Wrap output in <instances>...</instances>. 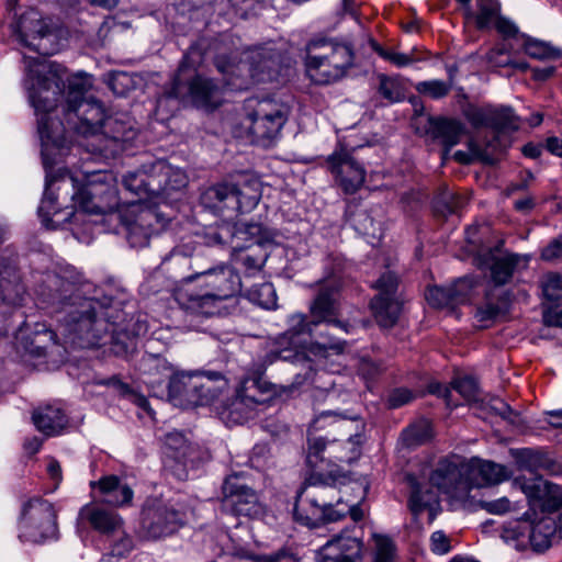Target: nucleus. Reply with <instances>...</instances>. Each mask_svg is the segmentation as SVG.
I'll return each mask as SVG.
<instances>
[{
	"instance_id": "1",
	"label": "nucleus",
	"mask_w": 562,
	"mask_h": 562,
	"mask_svg": "<svg viewBox=\"0 0 562 562\" xmlns=\"http://www.w3.org/2000/svg\"><path fill=\"white\" fill-rule=\"evenodd\" d=\"M32 83L27 87L29 99L37 115V132L42 144L45 169L57 162L69 148L66 131L83 136L99 134L106 116L101 102L86 93L92 82L88 76L74 75L67 78L65 123L50 117V112L65 89L66 69L48 59L34 60L29 65Z\"/></svg>"
},
{
	"instance_id": "2",
	"label": "nucleus",
	"mask_w": 562,
	"mask_h": 562,
	"mask_svg": "<svg viewBox=\"0 0 562 562\" xmlns=\"http://www.w3.org/2000/svg\"><path fill=\"white\" fill-rule=\"evenodd\" d=\"M81 276L74 270L48 272L36 288L43 303L63 314L67 338L78 348L100 346L109 331L106 307L94 297L81 295Z\"/></svg>"
},
{
	"instance_id": "3",
	"label": "nucleus",
	"mask_w": 562,
	"mask_h": 562,
	"mask_svg": "<svg viewBox=\"0 0 562 562\" xmlns=\"http://www.w3.org/2000/svg\"><path fill=\"white\" fill-rule=\"evenodd\" d=\"M318 325H314L313 318L307 322L303 314H293L289 318V328L284 333L282 340H289L290 347L276 348L271 351L270 357L273 360H283L291 362L295 370L293 372V387H300L308 381L315 380L317 372L314 369L313 361L305 352L297 349V345L302 342L300 337L307 334L317 338L311 349L314 353H323L328 350L336 355L342 353L346 348V341L334 337L328 330H316Z\"/></svg>"
},
{
	"instance_id": "4",
	"label": "nucleus",
	"mask_w": 562,
	"mask_h": 562,
	"mask_svg": "<svg viewBox=\"0 0 562 562\" xmlns=\"http://www.w3.org/2000/svg\"><path fill=\"white\" fill-rule=\"evenodd\" d=\"M339 502L336 487L325 480L322 471L315 472L296 493L294 519L310 528L337 521L345 516V513L334 508Z\"/></svg>"
},
{
	"instance_id": "5",
	"label": "nucleus",
	"mask_w": 562,
	"mask_h": 562,
	"mask_svg": "<svg viewBox=\"0 0 562 562\" xmlns=\"http://www.w3.org/2000/svg\"><path fill=\"white\" fill-rule=\"evenodd\" d=\"M353 64L355 52L348 43L315 37L306 44V74L316 85H329L341 79Z\"/></svg>"
},
{
	"instance_id": "6",
	"label": "nucleus",
	"mask_w": 562,
	"mask_h": 562,
	"mask_svg": "<svg viewBox=\"0 0 562 562\" xmlns=\"http://www.w3.org/2000/svg\"><path fill=\"white\" fill-rule=\"evenodd\" d=\"M246 111L252 142L265 148L272 146L280 137L290 114V108L284 102L269 97L247 100Z\"/></svg>"
},
{
	"instance_id": "7",
	"label": "nucleus",
	"mask_w": 562,
	"mask_h": 562,
	"mask_svg": "<svg viewBox=\"0 0 562 562\" xmlns=\"http://www.w3.org/2000/svg\"><path fill=\"white\" fill-rule=\"evenodd\" d=\"M273 393V384L262 373L248 375L243 379L222 414L227 422L243 424L252 417L257 406L268 403Z\"/></svg>"
},
{
	"instance_id": "8",
	"label": "nucleus",
	"mask_w": 562,
	"mask_h": 562,
	"mask_svg": "<svg viewBox=\"0 0 562 562\" xmlns=\"http://www.w3.org/2000/svg\"><path fill=\"white\" fill-rule=\"evenodd\" d=\"M20 537L33 543L57 540V512L54 505L41 497H34L24 504L20 521Z\"/></svg>"
},
{
	"instance_id": "9",
	"label": "nucleus",
	"mask_w": 562,
	"mask_h": 562,
	"mask_svg": "<svg viewBox=\"0 0 562 562\" xmlns=\"http://www.w3.org/2000/svg\"><path fill=\"white\" fill-rule=\"evenodd\" d=\"M187 68L188 56L186 55L179 66L173 86L166 97L184 98L188 95L198 108L216 109L221 104L220 87L212 79L198 74L187 80L184 77Z\"/></svg>"
},
{
	"instance_id": "10",
	"label": "nucleus",
	"mask_w": 562,
	"mask_h": 562,
	"mask_svg": "<svg viewBox=\"0 0 562 562\" xmlns=\"http://www.w3.org/2000/svg\"><path fill=\"white\" fill-rule=\"evenodd\" d=\"M186 520L187 515L178 504L151 499L143 507L140 525L148 538L158 539L177 532Z\"/></svg>"
},
{
	"instance_id": "11",
	"label": "nucleus",
	"mask_w": 562,
	"mask_h": 562,
	"mask_svg": "<svg viewBox=\"0 0 562 562\" xmlns=\"http://www.w3.org/2000/svg\"><path fill=\"white\" fill-rule=\"evenodd\" d=\"M373 288L378 291L370 302L373 316L381 327L391 328L397 323L402 310V302L397 296L398 278L386 271L375 281Z\"/></svg>"
},
{
	"instance_id": "12",
	"label": "nucleus",
	"mask_w": 562,
	"mask_h": 562,
	"mask_svg": "<svg viewBox=\"0 0 562 562\" xmlns=\"http://www.w3.org/2000/svg\"><path fill=\"white\" fill-rule=\"evenodd\" d=\"M14 32L18 34L19 41L40 53L42 57L26 58V69L34 60L46 59L44 56L52 54L45 45V40L50 36V30L47 24L42 20L38 11L30 9L19 18L15 23ZM32 83V78L27 71L26 88Z\"/></svg>"
},
{
	"instance_id": "13",
	"label": "nucleus",
	"mask_w": 562,
	"mask_h": 562,
	"mask_svg": "<svg viewBox=\"0 0 562 562\" xmlns=\"http://www.w3.org/2000/svg\"><path fill=\"white\" fill-rule=\"evenodd\" d=\"M338 281L334 278L321 281L315 299L313 300L310 312L314 325L324 324L326 328L350 331V325L338 321Z\"/></svg>"
},
{
	"instance_id": "14",
	"label": "nucleus",
	"mask_w": 562,
	"mask_h": 562,
	"mask_svg": "<svg viewBox=\"0 0 562 562\" xmlns=\"http://www.w3.org/2000/svg\"><path fill=\"white\" fill-rule=\"evenodd\" d=\"M223 506L231 508L236 515L257 518L265 514L257 493L245 483L238 474L225 479L223 486Z\"/></svg>"
},
{
	"instance_id": "15",
	"label": "nucleus",
	"mask_w": 562,
	"mask_h": 562,
	"mask_svg": "<svg viewBox=\"0 0 562 562\" xmlns=\"http://www.w3.org/2000/svg\"><path fill=\"white\" fill-rule=\"evenodd\" d=\"M190 281H199L204 289L215 294V297L223 302L236 296L241 291V280L236 271L229 265L221 263L216 267L203 271H194Z\"/></svg>"
},
{
	"instance_id": "16",
	"label": "nucleus",
	"mask_w": 562,
	"mask_h": 562,
	"mask_svg": "<svg viewBox=\"0 0 562 562\" xmlns=\"http://www.w3.org/2000/svg\"><path fill=\"white\" fill-rule=\"evenodd\" d=\"M464 115L474 128L490 127L494 131V137L499 133L517 131L519 128L518 116L510 106H474L470 105ZM501 149L499 138H497V151Z\"/></svg>"
},
{
	"instance_id": "17",
	"label": "nucleus",
	"mask_w": 562,
	"mask_h": 562,
	"mask_svg": "<svg viewBox=\"0 0 562 562\" xmlns=\"http://www.w3.org/2000/svg\"><path fill=\"white\" fill-rule=\"evenodd\" d=\"M170 169L162 162L150 166L148 170L140 169L128 172L123 177L124 188L134 193L139 201L159 196L168 189L167 177Z\"/></svg>"
},
{
	"instance_id": "18",
	"label": "nucleus",
	"mask_w": 562,
	"mask_h": 562,
	"mask_svg": "<svg viewBox=\"0 0 562 562\" xmlns=\"http://www.w3.org/2000/svg\"><path fill=\"white\" fill-rule=\"evenodd\" d=\"M327 164L345 193L352 194L362 187L366 169L351 153H334L328 157Z\"/></svg>"
},
{
	"instance_id": "19",
	"label": "nucleus",
	"mask_w": 562,
	"mask_h": 562,
	"mask_svg": "<svg viewBox=\"0 0 562 562\" xmlns=\"http://www.w3.org/2000/svg\"><path fill=\"white\" fill-rule=\"evenodd\" d=\"M352 529H344L321 549V562H358L362 554V541Z\"/></svg>"
},
{
	"instance_id": "20",
	"label": "nucleus",
	"mask_w": 562,
	"mask_h": 562,
	"mask_svg": "<svg viewBox=\"0 0 562 562\" xmlns=\"http://www.w3.org/2000/svg\"><path fill=\"white\" fill-rule=\"evenodd\" d=\"M512 306V293L499 286H490L483 302L477 305L474 317L482 328L504 319Z\"/></svg>"
},
{
	"instance_id": "21",
	"label": "nucleus",
	"mask_w": 562,
	"mask_h": 562,
	"mask_svg": "<svg viewBox=\"0 0 562 562\" xmlns=\"http://www.w3.org/2000/svg\"><path fill=\"white\" fill-rule=\"evenodd\" d=\"M479 266L491 271L493 281L492 286H499L509 282L514 271L522 265L527 266L528 257L517 254L496 255L494 250L488 249L482 252L479 258Z\"/></svg>"
},
{
	"instance_id": "22",
	"label": "nucleus",
	"mask_w": 562,
	"mask_h": 562,
	"mask_svg": "<svg viewBox=\"0 0 562 562\" xmlns=\"http://www.w3.org/2000/svg\"><path fill=\"white\" fill-rule=\"evenodd\" d=\"M175 300L183 311L198 316L220 314L223 302L206 289H204V292L198 293L183 288L175 291Z\"/></svg>"
},
{
	"instance_id": "23",
	"label": "nucleus",
	"mask_w": 562,
	"mask_h": 562,
	"mask_svg": "<svg viewBox=\"0 0 562 562\" xmlns=\"http://www.w3.org/2000/svg\"><path fill=\"white\" fill-rule=\"evenodd\" d=\"M473 289V281L461 278L449 286H432L426 292L427 302L437 308L454 307L465 303Z\"/></svg>"
},
{
	"instance_id": "24",
	"label": "nucleus",
	"mask_w": 562,
	"mask_h": 562,
	"mask_svg": "<svg viewBox=\"0 0 562 562\" xmlns=\"http://www.w3.org/2000/svg\"><path fill=\"white\" fill-rule=\"evenodd\" d=\"M79 515L82 520L88 521L95 531L105 537L112 536L123 527L122 517L114 509L105 507L102 502L85 505Z\"/></svg>"
},
{
	"instance_id": "25",
	"label": "nucleus",
	"mask_w": 562,
	"mask_h": 562,
	"mask_svg": "<svg viewBox=\"0 0 562 562\" xmlns=\"http://www.w3.org/2000/svg\"><path fill=\"white\" fill-rule=\"evenodd\" d=\"M168 217L153 209L144 207L138 212L135 221L128 224L127 239L132 247H145L148 245L151 234L158 232L155 223L164 227Z\"/></svg>"
},
{
	"instance_id": "26",
	"label": "nucleus",
	"mask_w": 562,
	"mask_h": 562,
	"mask_svg": "<svg viewBox=\"0 0 562 562\" xmlns=\"http://www.w3.org/2000/svg\"><path fill=\"white\" fill-rule=\"evenodd\" d=\"M198 371L173 374L168 384V397L173 405L189 408L199 406Z\"/></svg>"
},
{
	"instance_id": "27",
	"label": "nucleus",
	"mask_w": 562,
	"mask_h": 562,
	"mask_svg": "<svg viewBox=\"0 0 562 562\" xmlns=\"http://www.w3.org/2000/svg\"><path fill=\"white\" fill-rule=\"evenodd\" d=\"M201 205L212 213L233 218L235 205L234 183L223 182L204 190L200 196Z\"/></svg>"
},
{
	"instance_id": "28",
	"label": "nucleus",
	"mask_w": 562,
	"mask_h": 562,
	"mask_svg": "<svg viewBox=\"0 0 562 562\" xmlns=\"http://www.w3.org/2000/svg\"><path fill=\"white\" fill-rule=\"evenodd\" d=\"M26 288L15 265L2 261L0 263V300L11 305L20 306L26 296Z\"/></svg>"
},
{
	"instance_id": "29",
	"label": "nucleus",
	"mask_w": 562,
	"mask_h": 562,
	"mask_svg": "<svg viewBox=\"0 0 562 562\" xmlns=\"http://www.w3.org/2000/svg\"><path fill=\"white\" fill-rule=\"evenodd\" d=\"M271 241L250 243L244 245L236 243L233 245L232 258L236 265H239L248 272L261 270L269 255Z\"/></svg>"
},
{
	"instance_id": "30",
	"label": "nucleus",
	"mask_w": 562,
	"mask_h": 562,
	"mask_svg": "<svg viewBox=\"0 0 562 562\" xmlns=\"http://www.w3.org/2000/svg\"><path fill=\"white\" fill-rule=\"evenodd\" d=\"M54 182L55 179L47 173L44 198L38 206V215L42 218L43 224L47 228L53 229L59 227L63 223L70 222L71 217L75 215L72 207L67 206L64 210L56 209L57 198H55L50 191Z\"/></svg>"
},
{
	"instance_id": "31",
	"label": "nucleus",
	"mask_w": 562,
	"mask_h": 562,
	"mask_svg": "<svg viewBox=\"0 0 562 562\" xmlns=\"http://www.w3.org/2000/svg\"><path fill=\"white\" fill-rule=\"evenodd\" d=\"M346 217L355 231L371 238V243L374 240L378 241L382 237L381 221L375 220L372 215V211H369L359 204H348Z\"/></svg>"
},
{
	"instance_id": "32",
	"label": "nucleus",
	"mask_w": 562,
	"mask_h": 562,
	"mask_svg": "<svg viewBox=\"0 0 562 562\" xmlns=\"http://www.w3.org/2000/svg\"><path fill=\"white\" fill-rule=\"evenodd\" d=\"M426 131L434 139L441 142L445 146V154H447L451 147L460 142L463 126L456 120L429 117Z\"/></svg>"
},
{
	"instance_id": "33",
	"label": "nucleus",
	"mask_w": 562,
	"mask_h": 562,
	"mask_svg": "<svg viewBox=\"0 0 562 562\" xmlns=\"http://www.w3.org/2000/svg\"><path fill=\"white\" fill-rule=\"evenodd\" d=\"M193 248L189 245L175 247L161 261L162 270L172 278H180L181 281L191 282L187 274L192 268Z\"/></svg>"
},
{
	"instance_id": "34",
	"label": "nucleus",
	"mask_w": 562,
	"mask_h": 562,
	"mask_svg": "<svg viewBox=\"0 0 562 562\" xmlns=\"http://www.w3.org/2000/svg\"><path fill=\"white\" fill-rule=\"evenodd\" d=\"M32 420L37 430L46 436L58 435L68 424L64 411L53 405L36 408L32 414Z\"/></svg>"
},
{
	"instance_id": "35",
	"label": "nucleus",
	"mask_w": 562,
	"mask_h": 562,
	"mask_svg": "<svg viewBox=\"0 0 562 562\" xmlns=\"http://www.w3.org/2000/svg\"><path fill=\"white\" fill-rule=\"evenodd\" d=\"M98 486L102 495L101 502L112 506H123L133 498V491L127 484H122L115 475H109L91 483Z\"/></svg>"
},
{
	"instance_id": "36",
	"label": "nucleus",
	"mask_w": 562,
	"mask_h": 562,
	"mask_svg": "<svg viewBox=\"0 0 562 562\" xmlns=\"http://www.w3.org/2000/svg\"><path fill=\"white\" fill-rule=\"evenodd\" d=\"M227 385V379L218 371H198L199 406L212 403Z\"/></svg>"
},
{
	"instance_id": "37",
	"label": "nucleus",
	"mask_w": 562,
	"mask_h": 562,
	"mask_svg": "<svg viewBox=\"0 0 562 562\" xmlns=\"http://www.w3.org/2000/svg\"><path fill=\"white\" fill-rule=\"evenodd\" d=\"M235 205L233 207V217L239 213L252 211L261 198V184L258 180H244L234 183Z\"/></svg>"
},
{
	"instance_id": "38",
	"label": "nucleus",
	"mask_w": 562,
	"mask_h": 562,
	"mask_svg": "<svg viewBox=\"0 0 562 562\" xmlns=\"http://www.w3.org/2000/svg\"><path fill=\"white\" fill-rule=\"evenodd\" d=\"M470 470L477 486L496 485L509 477L506 467L493 461L473 460Z\"/></svg>"
},
{
	"instance_id": "39",
	"label": "nucleus",
	"mask_w": 562,
	"mask_h": 562,
	"mask_svg": "<svg viewBox=\"0 0 562 562\" xmlns=\"http://www.w3.org/2000/svg\"><path fill=\"white\" fill-rule=\"evenodd\" d=\"M19 337L24 340L25 350L35 357L46 356L48 348L56 345L57 339V335L45 324H36L29 336H24V330L21 329Z\"/></svg>"
},
{
	"instance_id": "40",
	"label": "nucleus",
	"mask_w": 562,
	"mask_h": 562,
	"mask_svg": "<svg viewBox=\"0 0 562 562\" xmlns=\"http://www.w3.org/2000/svg\"><path fill=\"white\" fill-rule=\"evenodd\" d=\"M319 396H322L324 402L330 406V408L322 411L319 413V417L335 415L342 419H350L355 422L357 432L363 429V424L358 415H348L339 408L340 404H347L351 400L352 395L349 392L342 391L333 385L330 389H326L321 392Z\"/></svg>"
},
{
	"instance_id": "41",
	"label": "nucleus",
	"mask_w": 562,
	"mask_h": 562,
	"mask_svg": "<svg viewBox=\"0 0 562 562\" xmlns=\"http://www.w3.org/2000/svg\"><path fill=\"white\" fill-rule=\"evenodd\" d=\"M97 181H89L87 184L79 188L72 194V200L86 213L99 214L103 213V207L97 202L100 195L105 191V186L101 183V179Z\"/></svg>"
},
{
	"instance_id": "42",
	"label": "nucleus",
	"mask_w": 562,
	"mask_h": 562,
	"mask_svg": "<svg viewBox=\"0 0 562 562\" xmlns=\"http://www.w3.org/2000/svg\"><path fill=\"white\" fill-rule=\"evenodd\" d=\"M555 532V521L550 517H541L529 526L530 546L537 552H542L549 549Z\"/></svg>"
},
{
	"instance_id": "43",
	"label": "nucleus",
	"mask_w": 562,
	"mask_h": 562,
	"mask_svg": "<svg viewBox=\"0 0 562 562\" xmlns=\"http://www.w3.org/2000/svg\"><path fill=\"white\" fill-rule=\"evenodd\" d=\"M460 477V471L456 463L448 459H442L430 474L429 481L432 486L449 493Z\"/></svg>"
},
{
	"instance_id": "44",
	"label": "nucleus",
	"mask_w": 562,
	"mask_h": 562,
	"mask_svg": "<svg viewBox=\"0 0 562 562\" xmlns=\"http://www.w3.org/2000/svg\"><path fill=\"white\" fill-rule=\"evenodd\" d=\"M513 457L519 469L537 473L539 470L550 469L552 460L541 450L524 448L513 451Z\"/></svg>"
},
{
	"instance_id": "45",
	"label": "nucleus",
	"mask_w": 562,
	"mask_h": 562,
	"mask_svg": "<svg viewBox=\"0 0 562 562\" xmlns=\"http://www.w3.org/2000/svg\"><path fill=\"white\" fill-rule=\"evenodd\" d=\"M99 133L115 143L130 142L136 136L133 123L116 116H106Z\"/></svg>"
},
{
	"instance_id": "46",
	"label": "nucleus",
	"mask_w": 562,
	"mask_h": 562,
	"mask_svg": "<svg viewBox=\"0 0 562 562\" xmlns=\"http://www.w3.org/2000/svg\"><path fill=\"white\" fill-rule=\"evenodd\" d=\"M469 149L470 153L457 150L453 154L454 160L463 165H469L473 161V158H477L483 162L493 164V155L497 153V137L487 140L484 147L475 142H470Z\"/></svg>"
},
{
	"instance_id": "47",
	"label": "nucleus",
	"mask_w": 562,
	"mask_h": 562,
	"mask_svg": "<svg viewBox=\"0 0 562 562\" xmlns=\"http://www.w3.org/2000/svg\"><path fill=\"white\" fill-rule=\"evenodd\" d=\"M467 204V199L459 193L443 187L432 201L434 212L442 217L457 213Z\"/></svg>"
},
{
	"instance_id": "48",
	"label": "nucleus",
	"mask_w": 562,
	"mask_h": 562,
	"mask_svg": "<svg viewBox=\"0 0 562 562\" xmlns=\"http://www.w3.org/2000/svg\"><path fill=\"white\" fill-rule=\"evenodd\" d=\"M252 70L254 76L258 77V80H274L279 75V61L278 56L272 52L258 53L252 57Z\"/></svg>"
},
{
	"instance_id": "49",
	"label": "nucleus",
	"mask_w": 562,
	"mask_h": 562,
	"mask_svg": "<svg viewBox=\"0 0 562 562\" xmlns=\"http://www.w3.org/2000/svg\"><path fill=\"white\" fill-rule=\"evenodd\" d=\"M514 484L519 486L528 499L541 502L548 495L551 482L544 480L541 475H536L529 479L525 476L516 477Z\"/></svg>"
},
{
	"instance_id": "50",
	"label": "nucleus",
	"mask_w": 562,
	"mask_h": 562,
	"mask_svg": "<svg viewBox=\"0 0 562 562\" xmlns=\"http://www.w3.org/2000/svg\"><path fill=\"white\" fill-rule=\"evenodd\" d=\"M378 92L390 103L401 102L405 99V87L397 77L379 75Z\"/></svg>"
},
{
	"instance_id": "51",
	"label": "nucleus",
	"mask_w": 562,
	"mask_h": 562,
	"mask_svg": "<svg viewBox=\"0 0 562 562\" xmlns=\"http://www.w3.org/2000/svg\"><path fill=\"white\" fill-rule=\"evenodd\" d=\"M166 445L175 450V458L183 465L193 464L194 448L188 443L180 432H170L166 437Z\"/></svg>"
},
{
	"instance_id": "52",
	"label": "nucleus",
	"mask_w": 562,
	"mask_h": 562,
	"mask_svg": "<svg viewBox=\"0 0 562 562\" xmlns=\"http://www.w3.org/2000/svg\"><path fill=\"white\" fill-rule=\"evenodd\" d=\"M234 227V243H261L270 241L265 237L263 227L258 223H240L232 225Z\"/></svg>"
},
{
	"instance_id": "53",
	"label": "nucleus",
	"mask_w": 562,
	"mask_h": 562,
	"mask_svg": "<svg viewBox=\"0 0 562 562\" xmlns=\"http://www.w3.org/2000/svg\"><path fill=\"white\" fill-rule=\"evenodd\" d=\"M525 53L536 59H557L562 57V52L546 42L527 38L524 44Z\"/></svg>"
},
{
	"instance_id": "54",
	"label": "nucleus",
	"mask_w": 562,
	"mask_h": 562,
	"mask_svg": "<svg viewBox=\"0 0 562 562\" xmlns=\"http://www.w3.org/2000/svg\"><path fill=\"white\" fill-rule=\"evenodd\" d=\"M109 538H111L110 552L108 558H103L101 562H108L111 557L125 558L134 548L132 537L125 532L123 527Z\"/></svg>"
},
{
	"instance_id": "55",
	"label": "nucleus",
	"mask_w": 562,
	"mask_h": 562,
	"mask_svg": "<svg viewBox=\"0 0 562 562\" xmlns=\"http://www.w3.org/2000/svg\"><path fill=\"white\" fill-rule=\"evenodd\" d=\"M139 369L145 374L161 376L169 375L172 370L169 362L158 355H145L139 362Z\"/></svg>"
},
{
	"instance_id": "56",
	"label": "nucleus",
	"mask_w": 562,
	"mask_h": 562,
	"mask_svg": "<svg viewBox=\"0 0 562 562\" xmlns=\"http://www.w3.org/2000/svg\"><path fill=\"white\" fill-rule=\"evenodd\" d=\"M432 503H436V495L430 490L423 492L418 485L413 486L408 507L415 517L420 515L424 509L430 508Z\"/></svg>"
},
{
	"instance_id": "57",
	"label": "nucleus",
	"mask_w": 562,
	"mask_h": 562,
	"mask_svg": "<svg viewBox=\"0 0 562 562\" xmlns=\"http://www.w3.org/2000/svg\"><path fill=\"white\" fill-rule=\"evenodd\" d=\"M476 23L480 29L487 27L499 16V3L497 0H476Z\"/></svg>"
},
{
	"instance_id": "58",
	"label": "nucleus",
	"mask_w": 562,
	"mask_h": 562,
	"mask_svg": "<svg viewBox=\"0 0 562 562\" xmlns=\"http://www.w3.org/2000/svg\"><path fill=\"white\" fill-rule=\"evenodd\" d=\"M250 299L263 308L271 310L277 307V294L272 283L265 282L258 285L251 291Z\"/></svg>"
},
{
	"instance_id": "59",
	"label": "nucleus",
	"mask_w": 562,
	"mask_h": 562,
	"mask_svg": "<svg viewBox=\"0 0 562 562\" xmlns=\"http://www.w3.org/2000/svg\"><path fill=\"white\" fill-rule=\"evenodd\" d=\"M109 88L116 95H125L136 88V80L133 75L125 71H113L110 75Z\"/></svg>"
},
{
	"instance_id": "60",
	"label": "nucleus",
	"mask_w": 562,
	"mask_h": 562,
	"mask_svg": "<svg viewBox=\"0 0 562 562\" xmlns=\"http://www.w3.org/2000/svg\"><path fill=\"white\" fill-rule=\"evenodd\" d=\"M415 88L419 93L425 94L431 99H441L450 92L452 82H446L442 80H427L418 82Z\"/></svg>"
},
{
	"instance_id": "61",
	"label": "nucleus",
	"mask_w": 562,
	"mask_h": 562,
	"mask_svg": "<svg viewBox=\"0 0 562 562\" xmlns=\"http://www.w3.org/2000/svg\"><path fill=\"white\" fill-rule=\"evenodd\" d=\"M452 387L468 402H475L480 398L479 384L472 376L465 375L453 380Z\"/></svg>"
},
{
	"instance_id": "62",
	"label": "nucleus",
	"mask_w": 562,
	"mask_h": 562,
	"mask_svg": "<svg viewBox=\"0 0 562 562\" xmlns=\"http://www.w3.org/2000/svg\"><path fill=\"white\" fill-rule=\"evenodd\" d=\"M406 446H418L430 438V429L428 424L413 425L404 430L402 435Z\"/></svg>"
},
{
	"instance_id": "63",
	"label": "nucleus",
	"mask_w": 562,
	"mask_h": 562,
	"mask_svg": "<svg viewBox=\"0 0 562 562\" xmlns=\"http://www.w3.org/2000/svg\"><path fill=\"white\" fill-rule=\"evenodd\" d=\"M542 294L549 301H559L562 291V277L558 273H550L541 283Z\"/></svg>"
},
{
	"instance_id": "64",
	"label": "nucleus",
	"mask_w": 562,
	"mask_h": 562,
	"mask_svg": "<svg viewBox=\"0 0 562 562\" xmlns=\"http://www.w3.org/2000/svg\"><path fill=\"white\" fill-rule=\"evenodd\" d=\"M376 552L373 562H392L394 558V543L385 536H374Z\"/></svg>"
}]
</instances>
